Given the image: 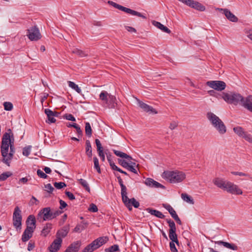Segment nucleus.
<instances>
[{"label":"nucleus","mask_w":252,"mask_h":252,"mask_svg":"<svg viewBox=\"0 0 252 252\" xmlns=\"http://www.w3.org/2000/svg\"><path fill=\"white\" fill-rule=\"evenodd\" d=\"M207 118L220 134H224L226 132V127L219 117L213 113L209 112L207 113Z\"/></svg>","instance_id":"nucleus-4"},{"label":"nucleus","mask_w":252,"mask_h":252,"mask_svg":"<svg viewBox=\"0 0 252 252\" xmlns=\"http://www.w3.org/2000/svg\"><path fill=\"white\" fill-rule=\"evenodd\" d=\"M169 237L172 240V242H175L177 244H178L179 242L176 231H169Z\"/></svg>","instance_id":"nucleus-36"},{"label":"nucleus","mask_w":252,"mask_h":252,"mask_svg":"<svg viewBox=\"0 0 252 252\" xmlns=\"http://www.w3.org/2000/svg\"><path fill=\"white\" fill-rule=\"evenodd\" d=\"M51 209L50 207H45L42 209L38 214V219L42 218L43 220H52Z\"/></svg>","instance_id":"nucleus-14"},{"label":"nucleus","mask_w":252,"mask_h":252,"mask_svg":"<svg viewBox=\"0 0 252 252\" xmlns=\"http://www.w3.org/2000/svg\"><path fill=\"white\" fill-rule=\"evenodd\" d=\"M111 94H109L107 92L102 91L99 94V98L104 101V103L107 104H109V96Z\"/></svg>","instance_id":"nucleus-28"},{"label":"nucleus","mask_w":252,"mask_h":252,"mask_svg":"<svg viewBox=\"0 0 252 252\" xmlns=\"http://www.w3.org/2000/svg\"><path fill=\"white\" fill-rule=\"evenodd\" d=\"M127 194L122 196V200L125 205L128 208L129 210H132V206L137 208L139 206V203L134 198L131 199L128 198Z\"/></svg>","instance_id":"nucleus-12"},{"label":"nucleus","mask_w":252,"mask_h":252,"mask_svg":"<svg viewBox=\"0 0 252 252\" xmlns=\"http://www.w3.org/2000/svg\"><path fill=\"white\" fill-rule=\"evenodd\" d=\"M65 193L70 200H72L75 199L74 195L71 192L68 191H65Z\"/></svg>","instance_id":"nucleus-59"},{"label":"nucleus","mask_w":252,"mask_h":252,"mask_svg":"<svg viewBox=\"0 0 252 252\" xmlns=\"http://www.w3.org/2000/svg\"><path fill=\"white\" fill-rule=\"evenodd\" d=\"M27 222L28 223L27 227H29L30 229L35 228V219L33 215H30L28 217Z\"/></svg>","instance_id":"nucleus-25"},{"label":"nucleus","mask_w":252,"mask_h":252,"mask_svg":"<svg viewBox=\"0 0 252 252\" xmlns=\"http://www.w3.org/2000/svg\"><path fill=\"white\" fill-rule=\"evenodd\" d=\"M167 222L168 223L170 227L169 231H176V228L174 222L171 220H167Z\"/></svg>","instance_id":"nucleus-46"},{"label":"nucleus","mask_w":252,"mask_h":252,"mask_svg":"<svg viewBox=\"0 0 252 252\" xmlns=\"http://www.w3.org/2000/svg\"><path fill=\"white\" fill-rule=\"evenodd\" d=\"M213 183L218 188L234 194L240 195L243 193L242 190L233 183L220 178H216L213 181Z\"/></svg>","instance_id":"nucleus-2"},{"label":"nucleus","mask_w":252,"mask_h":252,"mask_svg":"<svg viewBox=\"0 0 252 252\" xmlns=\"http://www.w3.org/2000/svg\"><path fill=\"white\" fill-rule=\"evenodd\" d=\"M12 175V173L10 171L3 172L0 175V181H4L8 177L11 176Z\"/></svg>","instance_id":"nucleus-41"},{"label":"nucleus","mask_w":252,"mask_h":252,"mask_svg":"<svg viewBox=\"0 0 252 252\" xmlns=\"http://www.w3.org/2000/svg\"><path fill=\"white\" fill-rule=\"evenodd\" d=\"M3 106L4 110L6 111H11L13 108V104L10 102H4Z\"/></svg>","instance_id":"nucleus-45"},{"label":"nucleus","mask_w":252,"mask_h":252,"mask_svg":"<svg viewBox=\"0 0 252 252\" xmlns=\"http://www.w3.org/2000/svg\"><path fill=\"white\" fill-rule=\"evenodd\" d=\"M216 10L222 12L226 18L230 21L232 22H237L238 20V18L235 16L227 8H216Z\"/></svg>","instance_id":"nucleus-15"},{"label":"nucleus","mask_w":252,"mask_h":252,"mask_svg":"<svg viewBox=\"0 0 252 252\" xmlns=\"http://www.w3.org/2000/svg\"><path fill=\"white\" fill-rule=\"evenodd\" d=\"M33 230L34 229H30L29 227H27L22 235V241L23 242L28 241L32 237Z\"/></svg>","instance_id":"nucleus-22"},{"label":"nucleus","mask_w":252,"mask_h":252,"mask_svg":"<svg viewBox=\"0 0 252 252\" xmlns=\"http://www.w3.org/2000/svg\"><path fill=\"white\" fill-rule=\"evenodd\" d=\"M119 250V246L117 245H114L105 250V252H115Z\"/></svg>","instance_id":"nucleus-44"},{"label":"nucleus","mask_w":252,"mask_h":252,"mask_svg":"<svg viewBox=\"0 0 252 252\" xmlns=\"http://www.w3.org/2000/svg\"><path fill=\"white\" fill-rule=\"evenodd\" d=\"M177 126H178V124L176 122H173L170 123L169 127L170 129L173 130Z\"/></svg>","instance_id":"nucleus-64"},{"label":"nucleus","mask_w":252,"mask_h":252,"mask_svg":"<svg viewBox=\"0 0 252 252\" xmlns=\"http://www.w3.org/2000/svg\"><path fill=\"white\" fill-rule=\"evenodd\" d=\"M162 177L170 183H178L183 181L186 177L185 173L178 170L166 171L162 174Z\"/></svg>","instance_id":"nucleus-3"},{"label":"nucleus","mask_w":252,"mask_h":252,"mask_svg":"<svg viewBox=\"0 0 252 252\" xmlns=\"http://www.w3.org/2000/svg\"><path fill=\"white\" fill-rule=\"evenodd\" d=\"M62 243V238L56 237V238L49 247L50 252H57L61 247Z\"/></svg>","instance_id":"nucleus-18"},{"label":"nucleus","mask_w":252,"mask_h":252,"mask_svg":"<svg viewBox=\"0 0 252 252\" xmlns=\"http://www.w3.org/2000/svg\"><path fill=\"white\" fill-rule=\"evenodd\" d=\"M64 117L68 120L71 121H75L76 119L75 117L71 114H66L64 116Z\"/></svg>","instance_id":"nucleus-56"},{"label":"nucleus","mask_w":252,"mask_h":252,"mask_svg":"<svg viewBox=\"0 0 252 252\" xmlns=\"http://www.w3.org/2000/svg\"><path fill=\"white\" fill-rule=\"evenodd\" d=\"M89 210L92 212H96L98 211V209L95 204L92 203L90 205Z\"/></svg>","instance_id":"nucleus-52"},{"label":"nucleus","mask_w":252,"mask_h":252,"mask_svg":"<svg viewBox=\"0 0 252 252\" xmlns=\"http://www.w3.org/2000/svg\"><path fill=\"white\" fill-rule=\"evenodd\" d=\"M119 163L124 168H126L128 165V161L126 160H119Z\"/></svg>","instance_id":"nucleus-50"},{"label":"nucleus","mask_w":252,"mask_h":252,"mask_svg":"<svg viewBox=\"0 0 252 252\" xmlns=\"http://www.w3.org/2000/svg\"><path fill=\"white\" fill-rule=\"evenodd\" d=\"M45 113L47 115L48 117V123H53L56 122V119L54 116H57V113L53 112L49 109H45Z\"/></svg>","instance_id":"nucleus-21"},{"label":"nucleus","mask_w":252,"mask_h":252,"mask_svg":"<svg viewBox=\"0 0 252 252\" xmlns=\"http://www.w3.org/2000/svg\"><path fill=\"white\" fill-rule=\"evenodd\" d=\"M86 154L88 157H91L92 156V146L89 140L86 141Z\"/></svg>","instance_id":"nucleus-35"},{"label":"nucleus","mask_w":252,"mask_h":252,"mask_svg":"<svg viewBox=\"0 0 252 252\" xmlns=\"http://www.w3.org/2000/svg\"><path fill=\"white\" fill-rule=\"evenodd\" d=\"M113 151L117 156L121 157L122 158H124L127 160H128V164L129 166H132L135 167L136 168H138L139 165L136 164V163L134 162L135 160L133 159L130 156L120 151L113 150Z\"/></svg>","instance_id":"nucleus-13"},{"label":"nucleus","mask_w":252,"mask_h":252,"mask_svg":"<svg viewBox=\"0 0 252 252\" xmlns=\"http://www.w3.org/2000/svg\"><path fill=\"white\" fill-rule=\"evenodd\" d=\"M242 105L248 110L252 112V95H249L244 98Z\"/></svg>","instance_id":"nucleus-19"},{"label":"nucleus","mask_w":252,"mask_h":252,"mask_svg":"<svg viewBox=\"0 0 252 252\" xmlns=\"http://www.w3.org/2000/svg\"><path fill=\"white\" fill-rule=\"evenodd\" d=\"M69 230V226H64L61 230H59L57 233L56 237H59V238H64L68 234Z\"/></svg>","instance_id":"nucleus-26"},{"label":"nucleus","mask_w":252,"mask_h":252,"mask_svg":"<svg viewBox=\"0 0 252 252\" xmlns=\"http://www.w3.org/2000/svg\"><path fill=\"white\" fill-rule=\"evenodd\" d=\"M31 146L25 147L23 150V155L28 157L31 153Z\"/></svg>","instance_id":"nucleus-48"},{"label":"nucleus","mask_w":252,"mask_h":252,"mask_svg":"<svg viewBox=\"0 0 252 252\" xmlns=\"http://www.w3.org/2000/svg\"><path fill=\"white\" fill-rule=\"evenodd\" d=\"M207 84L211 88L218 91L224 90L226 86L225 83L220 81H208L207 82Z\"/></svg>","instance_id":"nucleus-16"},{"label":"nucleus","mask_w":252,"mask_h":252,"mask_svg":"<svg viewBox=\"0 0 252 252\" xmlns=\"http://www.w3.org/2000/svg\"><path fill=\"white\" fill-rule=\"evenodd\" d=\"M118 182L121 186V193L122 196L123 195H125L126 194H127V189L126 187L124 185L122 179L121 178L120 176L117 177Z\"/></svg>","instance_id":"nucleus-31"},{"label":"nucleus","mask_w":252,"mask_h":252,"mask_svg":"<svg viewBox=\"0 0 252 252\" xmlns=\"http://www.w3.org/2000/svg\"><path fill=\"white\" fill-rule=\"evenodd\" d=\"M78 181H79L80 184L85 188L87 191L88 192L90 191V187L86 180L83 179H80L78 180Z\"/></svg>","instance_id":"nucleus-40"},{"label":"nucleus","mask_w":252,"mask_h":252,"mask_svg":"<svg viewBox=\"0 0 252 252\" xmlns=\"http://www.w3.org/2000/svg\"><path fill=\"white\" fill-rule=\"evenodd\" d=\"M185 4L200 11L205 10V7L199 2L193 0H178Z\"/></svg>","instance_id":"nucleus-10"},{"label":"nucleus","mask_w":252,"mask_h":252,"mask_svg":"<svg viewBox=\"0 0 252 252\" xmlns=\"http://www.w3.org/2000/svg\"><path fill=\"white\" fill-rule=\"evenodd\" d=\"M37 175L41 178L46 179L47 178V175L46 173H44L40 169L37 170Z\"/></svg>","instance_id":"nucleus-51"},{"label":"nucleus","mask_w":252,"mask_h":252,"mask_svg":"<svg viewBox=\"0 0 252 252\" xmlns=\"http://www.w3.org/2000/svg\"><path fill=\"white\" fill-rule=\"evenodd\" d=\"M215 243L217 244L218 245H222L224 247L229 249H231V250H234V251L237 250V249H238L237 246H236L235 245L233 244H230L228 242H224L222 241H215Z\"/></svg>","instance_id":"nucleus-23"},{"label":"nucleus","mask_w":252,"mask_h":252,"mask_svg":"<svg viewBox=\"0 0 252 252\" xmlns=\"http://www.w3.org/2000/svg\"><path fill=\"white\" fill-rule=\"evenodd\" d=\"M108 161L109 162L110 165L112 169L114 170H116L118 171V170L120 168H119L117 166H116L115 163L111 160V159H108Z\"/></svg>","instance_id":"nucleus-53"},{"label":"nucleus","mask_w":252,"mask_h":252,"mask_svg":"<svg viewBox=\"0 0 252 252\" xmlns=\"http://www.w3.org/2000/svg\"><path fill=\"white\" fill-rule=\"evenodd\" d=\"M27 36L31 41H37L41 39L42 35L36 26H33L28 30Z\"/></svg>","instance_id":"nucleus-8"},{"label":"nucleus","mask_w":252,"mask_h":252,"mask_svg":"<svg viewBox=\"0 0 252 252\" xmlns=\"http://www.w3.org/2000/svg\"><path fill=\"white\" fill-rule=\"evenodd\" d=\"M14 141L13 134L9 129L2 136L0 146L2 161L8 166H10L15 153Z\"/></svg>","instance_id":"nucleus-1"},{"label":"nucleus","mask_w":252,"mask_h":252,"mask_svg":"<svg viewBox=\"0 0 252 252\" xmlns=\"http://www.w3.org/2000/svg\"><path fill=\"white\" fill-rule=\"evenodd\" d=\"M108 3L110 5L114 7L115 8H116L120 10L125 12L126 13H128L130 15H134V16H137L138 17H141L145 19H146V17L145 15H143L141 13L138 12L136 11H135V10H133L130 8L123 6L119 5L112 1H108Z\"/></svg>","instance_id":"nucleus-7"},{"label":"nucleus","mask_w":252,"mask_h":252,"mask_svg":"<svg viewBox=\"0 0 252 252\" xmlns=\"http://www.w3.org/2000/svg\"><path fill=\"white\" fill-rule=\"evenodd\" d=\"M145 184L147 186L152 188H164V187L160 183L151 178H147L145 181Z\"/></svg>","instance_id":"nucleus-20"},{"label":"nucleus","mask_w":252,"mask_h":252,"mask_svg":"<svg viewBox=\"0 0 252 252\" xmlns=\"http://www.w3.org/2000/svg\"><path fill=\"white\" fill-rule=\"evenodd\" d=\"M87 222H82L76 226L73 230V232L80 233L87 227Z\"/></svg>","instance_id":"nucleus-29"},{"label":"nucleus","mask_w":252,"mask_h":252,"mask_svg":"<svg viewBox=\"0 0 252 252\" xmlns=\"http://www.w3.org/2000/svg\"><path fill=\"white\" fill-rule=\"evenodd\" d=\"M21 211L18 207H16L13 215V225L17 229L21 228L22 216Z\"/></svg>","instance_id":"nucleus-9"},{"label":"nucleus","mask_w":252,"mask_h":252,"mask_svg":"<svg viewBox=\"0 0 252 252\" xmlns=\"http://www.w3.org/2000/svg\"><path fill=\"white\" fill-rule=\"evenodd\" d=\"M51 229V224L49 223L47 224L42 229L41 234L44 236H46L49 233Z\"/></svg>","instance_id":"nucleus-37"},{"label":"nucleus","mask_w":252,"mask_h":252,"mask_svg":"<svg viewBox=\"0 0 252 252\" xmlns=\"http://www.w3.org/2000/svg\"><path fill=\"white\" fill-rule=\"evenodd\" d=\"M116 97L112 95L109 96V104H107L108 108H113L116 106L117 103L116 102Z\"/></svg>","instance_id":"nucleus-33"},{"label":"nucleus","mask_w":252,"mask_h":252,"mask_svg":"<svg viewBox=\"0 0 252 252\" xmlns=\"http://www.w3.org/2000/svg\"><path fill=\"white\" fill-rule=\"evenodd\" d=\"M232 174L239 176H248L249 175L242 172L233 171L231 172Z\"/></svg>","instance_id":"nucleus-55"},{"label":"nucleus","mask_w":252,"mask_h":252,"mask_svg":"<svg viewBox=\"0 0 252 252\" xmlns=\"http://www.w3.org/2000/svg\"><path fill=\"white\" fill-rule=\"evenodd\" d=\"M107 241L106 237H99L87 246L81 252H93L105 244Z\"/></svg>","instance_id":"nucleus-6"},{"label":"nucleus","mask_w":252,"mask_h":252,"mask_svg":"<svg viewBox=\"0 0 252 252\" xmlns=\"http://www.w3.org/2000/svg\"><path fill=\"white\" fill-rule=\"evenodd\" d=\"M234 132L239 137L244 138L247 141L252 143V136L245 131L241 126H236L233 128Z\"/></svg>","instance_id":"nucleus-11"},{"label":"nucleus","mask_w":252,"mask_h":252,"mask_svg":"<svg viewBox=\"0 0 252 252\" xmlns=\"http://www.w3.org/2000/svg\"><path fill=\"white\" fill-rule=\"evenodd\" d=\"M126 29L130 32H136V30L135 29H134L133 27H129V26H126L125 27Z\"/></svg>","instance_id":"nucleus-63"},{"label":"nucleus","mask_w":252,"mask_h":252,"mask_svg":"<svg viewBox=\"0 0 252 252\" xmlns=\"http://www.w3.org/2000/svg\"><path fill=\"white\" fill-rule=\"evenodd\" d=\"M71 52L72 53L76 54L80 57H86L87 56V54L86 52L76 48L71 49Z\"/></svg>","instance_id":"nucleus-32"},{"label":"nucleus","mask_w":252,"mask_h":252,"mask_svg":"<svg viewBox=\"0 0 252 252\" xmlns=\"http://www.w3.org/2000/svg\"><path fill=\"white\" fill-rule=\"evenodd\" d=\"M45 188L46 190H47L48 192H52L54 190L53 187L51 186L50 184H48L45 186Z\"/></svg>","instance_id":"nucleus-57"},{"label":"nucleus","mask_w":252,"mask_h":252,"mask_svg":"<svg viewBox=\"0 0 252 252\" xmlns=\"http://www.w3.org/2000/svg\"><path fill=\"white\" fill-rule=\"evenodd\" d=\"M54 186L57 189H61L66 186V184L63 182H55L54 183Z\"/></svg>","instance_id":"nucleus-47"},{"label":"nucleus","mask_w":252,"mask_h":252,"mask_svg":"<svg viewBox=\"0 0 252 252\" xmlns=\"http://www.w3.org/2000/svg\"><path fill=\"white\" fill-rule=\"evenodd\" d=\"M68 85L72 89L75 90L78 93H81V89L77 85L75 84L74 82L71 81H68Z\"/></svg>","instance_id":"nucleus-39"},{"label":"nucleus","mask_w":252,"mask_h":252,"mask_svg":"<svg viewBox=\"0 0 252 252\" xmlns=\"http://www.w3.org/2000/svg\"><path fill=\"white\" fill-rule=\"evenodd\" d=\"M136 99L138 102L139 106L145 112L149 113L150 114H156L158 113V111L154 109L153 107L144 103L140 101L137 98Z\"/></svg>","instance_id":"nucleus-17"},{"label":"nucleus","mask_w":252,"mask_h":252,"mask_svg":"<svg viewBox=\"0 0 252 252\" xmlns=\"http://www.w3.org/2000/svg\"><path fill=\"white\" fill-rule=\"evenodd\" d=\"M68 127H75V128L76 129L77 133L79 135H82V131L80 128V127L77 125L75 123H73L72 124H69L68 125H67Z\"/></svg>","instance_id":"nucleus-43"},{"label":"nucleus","mask_w":252,"mask_h":252,"mask_svg":"<svg viewBox=\"0 0 252 252\" xmlns=\"http://www.w3.org/2000/svg\"><path fill=\"white\" fill-rule=\"evenodd\" d=\"M170 250L172 252H177V250L176 248L174 242H170Z\"/></svg>","instance_id":"nucleus-60"},{"label":"nucleus","mask_w":252,"mask_h":252,"mask_svg":"<svg viewBox=\"0 0 252 252\" xmlns=\"http://www.w3.org/2000/svg\"><path fill=\"white\" fill-rule=\"evenodd\" d=\"M147 210L152 215L155 216L158 218L162 219L164 217V216L162 214V213L159 211L150 208H148Z\"/></svg>","instance_id":"nucleus-30"},{"label":"nucleus","mask_w":252,"mask_h":252,"mask_svg":"<svg viewBox=\"0 0 252 252\" xmlns=\"http://www.w3.org/2000/svg\"><path fill=\"white\" fill-rule=\"evenodd\" d=\"M221 98L227 103L237 105L238 104L242 105L244 98L239 94L234 92L223 93L221 95Z\"/></svg>","instance_id":"nucleus-5"},{"label":"nucleus","mask_w":252,"mask_h":252,"mask_svg":"<svg viewBox=\"0 0 252 252\" xmlns=\"http://www.w3.org/2000/svg\"><path fill=\"white\" fill-rule=\"evenodd\" d=\"M152 24L154 26H155L157 28L160 29L161 31H162V32H166L167 33H170L171 32V31L167 27L164 26L163 25L161 24L160 22H157L156 21H152Z\"/></svg>","instance_id":"nucleus-24"},{"label":"nucleus","mask_w":252,"mask_h":252,"mask_svg":"<svg viewBox=\"0 0 252 252\" xmlns=\"http://www.w3.org/2000/svg\"><path fill=\"white\" fill-rule=\"evenodd\" d=\"M181 198L185 201H186L189 203H190L191 204H194V201H193V199L191 198V197L189 195H188L186 193H182L181 194Z\"/></svg>","instance_id":"nucleus-34"},{"label":"nucleus","mask_w":252,"mask_h":252,"mask_svg":"<svg viewBox=\"0 0 252 252\" xmlns=\"http://www.w3.org/2000/svg\"><path fill=\"white\" fill-rule=\"evenodd\" d=\"M95 142L96 146V147H97V151H99V150H103V148H102V147L101 146L100 141H99V139H96L95 140Z\"/></svg>","instance_id":"nucleus-54"},{"label":"nucleus","mask_w":252,"mask_h":252,"mask_svg":"<svg viewBox=\"0 0 252 252\" xmlns=\"http://www.w3.org/2000/svg\"><path fill=\"white\" fill-rule=\"evenodd\" d=\"M85 133L89 137H91L92 135V128L90 123L88 122L85 123Z\"/></svg>","instance_id":"nucleus-38"},{"label":"nucleus","mask_w":252,"mask_h":252,"mask_svg":"<svg viewBox=\"0 0 252 252\" xmlns=\"http://www.w3.org/2000/svg\"><path fill=\"white\" fill-rule=\"evenodd\" d=\"M93 159L94 162V168L96 170L98 173H100L101 169L99 166L98 159L96 157H94Z\"/></svg>","instance_id":"nucleus-42"},{"label":"nucleus","mask_w":252,"mask_h":252,"mask_svg":"<svg viewBox=\"0 0 252 252\" xmlns=\"http://www.w3.org/2000/svg\"><path fill=\"white\" fill-rule=\"evenodd\" d=\"M97 152H98V154L99 156L100 157V158L101 159V160L102 161H104L105 158V155H104V153L103 152V150H99V151H97Z\"/></svg>","instance_id":"nucleus-61"},{"label":"nucleus","mask_w":252,"mask_h":252,"mask_svg":"<svg viewBox=\"0 0 252 252\" xmlns=\"http://www.w3.org/2000/svg\"><path fill=\"white\" fill-rule=\"evenodd\" d=\"M126 169L128 170L129 171L135 173L137 174V170L136 169L135 167L129 166V165L127 167Z\"/></svg>","instance_id":"nucleus-62"},{"label":"nucleus","mask_w":252,"mask_h":252,"mask_svg":"<svg viewBox=\"0 0 252 252\" xmlns=\"http://www.w3.org/2000/svg\"><path fill=\"white\" fill-rule=\"evenodd\" d=\"M51 213H52V220L54 218H56V217L59 216L61 214H62V212L58 210H55L54 209H51Z\"/></svg>","instance_id":"nucleus-49"},{"label":"nucleus","mask_w":252,"mask_h":252,"mask_svg":"<svg viewBox=\"0 0 252 252\" xmlns=\"http://www.w3.org/2000/svg\"><path fill=\"white\" fill-rule=\"evenodd\" d=\"M34 243L32 241H30L28 244V250L29 251H31L34 249Z\"/></svg>","instance_id":"nucleus-58"},{"label":"nucleus","mask_w":252,"mask_h":252,"mask_svg":"<svg viewBox=\"0 0 252 252\" xmlns=\"http://www.w3.org/2000/svg\"><path fill=\"white\" fill-rule=\"evenodd\" d=\"M81 245V242L80 241H77L72 243L68 247L72 252H78L79 250L80 246Z\"/></svg>","instance_id":"nucleus-27"}]
</instances>
